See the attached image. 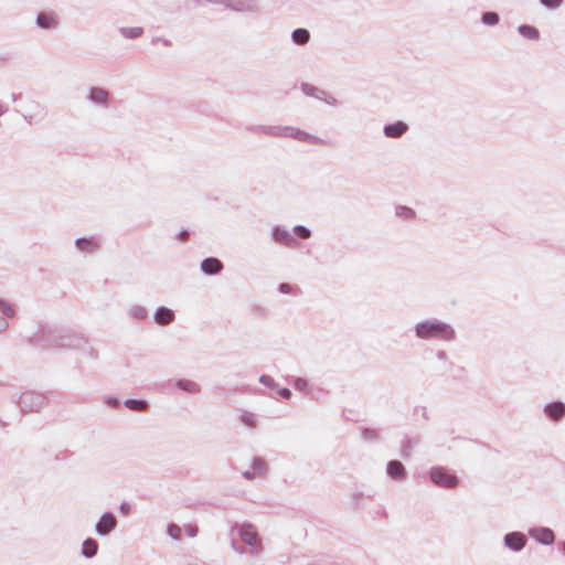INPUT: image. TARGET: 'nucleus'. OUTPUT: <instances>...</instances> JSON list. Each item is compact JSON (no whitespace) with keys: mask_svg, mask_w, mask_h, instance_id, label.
Instances as JSON below:
<instances>
[{"mask_svg":"<svg viewBox=\"0 0 565 565\" xmlns=\"http://www.w3.org/2000/svg\"><path fill=\"white\" fill-rule=\"evenodd\" d=\"M518 30H519V33L526 39L537 40L540 38V33H539L537 29L534 26L523 24V25H520Z\"/></svg>","mask_w":565,"mask_h":565,"instance_id":"obj_28","label":"nucleus"},{"mask_svg":"<svg viewBox=\"0 0 565 565\" xmlns=\"http://www.w3.org/2000/svg\"><path fill=\"white\" fill-rule=\"evenodd\" d=\"M186 533H188L189 536H195L196 535V531L193 530L191 526H189L186 529Z\"/></svg>","mask_w":565,"mask_h":565,"instance_id":"obj_48","label":"nucleus"},{"mask_svg":"<svg viewBox=\"0 0 565 565\" xmlns=\"http://www.w3.org/2000/svg\"><path fill=\"white\" fill-rule=\"evenodd\" d=\"M285 138H291L311 145L323 143V140L321 138L291 126H286Z\"/></svg>","mask_w":565,"mask_h":565,"instance_id":"obj_6","label":"nucleus"},{"mask_svg":"<svg viewBox=\"0 0 565 565\" xmlns=\"http://www.w3.org/2000/svg\"><path fill=\"white\" fill-rule=\"evenodd\" d=\"M167 533L172 540H180L182 535V530L179 525L171 523L167 526Z\"/></svg>","mask_w":565,"mask_h":565,"instance_id":"obj_34","label":"nucleus"},{"mask_svg":"<svg viewBox=\"0 0 565 565\" xmlns=\"http://www.w3.org/2000/svg\"><path fill=\"white\" fill-rule=\"evenodd\" d=\"M294 387L297 390V391H300V392H309L310 391V387H309V383L307 380L302 379V377H297L295 381H294Z\"/></svg>","mask_w":565,"mask_h":565,"instance_id":"obj_36","label":"nucleus"},{"mask_svg":"<svg viewBox=\"0 0 565 565\" xmlns=\"http://www.w3.org/2000/svg\"><path fill=\"white\" fill-rule=\"evenodd\" d=\"M223 268V264L221 260L214 257H209L202 260L201 269L206 275H215L218 274Z\"/></svg>","mask_w":565,"mask_h":565,"instance_id":"obj_21","label":"nucleus"},{"mask_svg":"<svg viewBox=\"0 0 565 565\" xmlns=\"http://www.w3.org/2000/svg\"><path fill=\"white\" fill-rule=\"evenodd\" d=\"M252 470L259 477L264 478L267 473V463L262 458H254L252 460Z\"/></svg>","mask_w":565,"mask_h":565,"instance_id":"obj_27","label":"nucleus"},{"mask_svg":"<svg viewBox=\"0 0 565 565\" xmlns=\"http://www.w3.org/2000/svg\"><path fill=\"white\" fill-rule=\"evenodd\" d=\"M544 413L553 420H559L565 416V404L562 402L550 403L544 407Z\"/></svg>","mask_w":565,"mask_h":565,"instance_id":"obj_20","label":"nucleus"},{"mask_svg":"<svg viewBox=\"0 0 565 565\" xmlns=\"http://www.w3.org/2000/svg\"><path fill=\"white\" fill-rule=\"evenodd\" d=\"M301 90L306 96L322 100L330 106H335L338 103L331 94L313 85L302 84Z\"/></svg>","mask_w":565,"mask_h":565,"instance_id":"obj_7","label":"nucleus"},{"mask_svg":"<svg viewBox=\"0 0 565 565\" xmlns=\"http://www.w3.org/2000/svg\"><path fill=\"white\" fill-rule=\"evenodd\" d=\"M540 2L547 9H556L563 3V0H540Z\"/></svg>","mask_w":565,"mask_h":565,"instance_id":"obj_39","label":"nucleus"},{"mask_svg":"<svg viewBox=\"0 0 565 565\" xmlns=\"http://www.w3.org/2000/svg\"><path fill=\"white\" fill-rule=\"evenodd\" d=\"M437 358H438L439 360H446V359H447V354H446V352H445V351H441V350H440V351H438V352H437Z\"/></svg>","mask_w":565,"mask_h":565,"instance_id":"obj_47","label":"nucleus"},{"mask_svg":"<svg viewBox=\"0 0 565 565\" xmlns=\"http://www.w3.org/2000/svg\"><path fill=\"white\" fill-rule=\"evenodd\" d=\"M125 406L131 411L141 412L147 408V403L141 399L128 398L124 402Z\"/></svg>","mask_w":565,"mask_h":565,"instance_id":"obj_30","label":"nucleus"},{"mask_svg":"<svg viewBox=\"0 0 565 565\" xmlns=\"http://www.w3.org/2000/svg\"><path fill=\"white\" fill-rule=\"evenodd\" d=\"M291 39L296 44L305 45L310 40V33L307 29L299 28L292 31Z\"/></svg>","mask_w":565,"mask_h":565,"instance_id":"obj_26","label":"nucleus"},{"mask_svg":"<svg viewBox=\"0 0 565 565\" xmlns=\"http://www.w3.org/2000/svg\"><path fill=\"white\" fill-rule=\"evenodd\" d=\"M78 250L92 253L98 247V242L94 238L79 237L75 241Z\"/></svg>","mask_w":565,"mask_h":565,"instance_id":"obj_24","label":"nucleus"},{"mask_svg":"<svg viewBox=\"0 0 565 565\" xmlns=\"http://www.w3.org/2000/svg\"><path fill=\"white\" fill-rule=\"evenodd\" d=\"M98 543L94 539H86L82 544V554L90 558L97 554Z\"/></svg>","mask_w":565,"mask_h":565,"instance_id":"obj_25","label":"nucleus"},{"mask_svg":"<svg viewBox=\"0 0 565 565\" xmlns=\"http://www.w3.org/2000/svg\"><path fill=\"white\" fill-rule=\"evenodd\" d=\"M233 531H236L242 542L248 546L247 553L253 556H257L262 553L263 545L258 537L256 527L253 524H237L234 526Z\"/></svg>","mask_w":565,"mask_h":565,"instance_id":"obj_3","label":"nucleus"},{"mask_svg":"<svg viewBox=\"0 0 565 565\" xmlns=\"http://www.w3.org/2000/svg\"><path fill=\"white\" fill-rule=\"evenodd\" d=\"M529 534L543 545H551L555 540L553 531L548 527H532L529 530Z\"/></svg>","mask_w":565,"mask_h":565,"instance_id":"obj_13","label":"nucleus"},{"mask_svg":"<svg viewBox=\"0 0 565 565\" xmlns=\"http://www.w3.org/2000/svg\"><path fill=\"white\" fill-rule=\"evenodd\" d=\"M43 340L47 347L83 349L87 340L75 333H64L52 329H43Z\"/></svg>","mask_w":565,"mask_h":565,"instance_id":"obj_2","label":"nucleus"},{"mask_svg":"<svg viewBox=\"0 0 565 565\" xmlns=\"http://www.w3.org/2000/svg\"><path fill=\"white\" fill-rule=\"evenodd\" d=\"M242 476L246 480H254L256 478H259L253 470L243 471Z\"/></svg>","mask_w":565,"mask_h":565,"instance_id":"obj_42","label":"nucleus"},{"mask_svg":"<svg viewBox=\"0 0 565 565\" xmlns=\"http://www.w3.org/2000/svg\"><path fill=\"white\" fill-rule=\"evenodd\" d=\"M45 116H46L45 107L38 102H32L30 111H28L23 115L24 120L29 125H33V124H38V122L42 121L45 118Z\"/></svg>","mask_w":565,"mask_h":565,"instance_id":"obj_11","label":"nucleus"},{"mask_svg":"<svg viewBox=\"0 0 565 565\" xmlns=\"http://www.w3.org/2000/svg\"><path fill=\"white\" fill-rule=\"evenodd\" d=\"M119 31L120 34L126 39H136L143 33V29L140 26L121 28Z\"/></svg>","mask_w":565,"mask_h":565,"instance_id":"obj_29","label":"nucleus"},{"mask_svg":"<svg viewBox=\"0 0 565 565\" xmlns=\"http://www.w3.org/2000/svg\"><path fill=\"white\" fill-rule=\"evenodd\" d=\"M0 312L3 315V317L0 318V332H1V331H4L8 329L9 323L7 321V318H13L15 315V311L9 302L0 299Z\"/></svg>","mask_w":565,"mask_h":565,"instance_id":"obj_22","label":"nucleus"},{"mask_svg":"<svg viewBox=\"0 0 565 565\" xmlns=\"http://www.w3.org/2000/svg\"><path fill=\"white\" fill-rule=\"evenodd\" d=\"M362 436L365 440L374 441L379 439V433L374 429L365 428L362 431Z\"/></svg>","mask_w":565,"mask_h":565,"instance_id":"obj_38","label":"nucleus"},{"mask_svg":"<svg viewBox=\"0 0 565 565\" xmlns=\"http://www.w3.org/2000/svg\"><path fill=\"white\" fill-rule=\"evenodd\" d=\"M188 235H189V234H188V232H186V231H181V232L179 233V235H178V236H179L181 239H185V238L188 237Z\"/></svg>","mask_w":565,"mask_h":565,"instance_id":"obj_49","label":"nucleus"},{"mask_svg":"<svg viewBox=\"0 0 565 565\" xmlns=\"http://www.w3.org/2000/svg\"><path fill=\"white\" fill-rule=\"evenodd\" d=\"M278 394H279L282 398H285V399H288V398H290V396H291V392H290V390H289V388H280V390L278 391Z\"/></svg>","mask_w":565,"mask_h":565,"instance_id":"obj_44","label":"nucleus"},{"mask_svg":"<svg viewBox=\"0 0 565 565\" xmlns=\"http://www.w3.org/2000/svg\"><path fill=\"white\" fill-rule=\"evenodd\" d=\"M563 551H564V553H565V542L563 543Z\"/></svg>","mask_w":565,"mask_h":565,"instance_id":"obj_51","label":"nucleus"},{"mask_svg":"<svg viewBox=\"0 0 565 565\" xmlns=\"http://www.w3.org/2000/svg\"><path fill=\"white\" fill-rule=\"evenodd\" d=\"M259 382L262 384H264L265 386L270 387V388H274V387L277 386L275 380L271 376H269V375H262L259 377Z\"/></svg>","mask_w":565,"mask_h":565,"instance_id":"obj_40","label":"nucleus"},{"mask_svg":"<svg viewBox=\"0 0 565 565\" xmlns=\"http://www.w3.org/2000/svg\"><path fill=\"white\" fill-rule=\"evenodd\" d=\"M503 541L504 545L514 552L523 550L526 544V537L521 532L508 533L504 535Z\"/></svg>","mask_w":565,"mask_h":565,"instance_id":"obj_14","label":"nucleus"},{"mask_svg":"<svg viewBox=\"0 0 565 565\" xmlns=\"http://www.w3.org/2000/svg\"><path fill=\"white\" fill-rule=\"evenodd\" d=\"M154 320L158 324L166 326L174 320V313L167 307H159L154 312Z\"/></svg>","mask_w":565,"mask_h":565,"instance_id":"obj_23","label":"nucleus"},{"mask_svg":"<svg viewBox=\"0 0 565 565\" xmlns=\"http://www.w3.org/2000/svg\"><path fill=\"white\" fill-rule=\"evenodd\" d=\"M117 526V519L110 512H105L102 514L100 519L95 525V532L99 536L109 535Z\"/></svg>","mask_w":565,"mask_h":565,"instance_id":"obj_8","label":"nucleus"},{"mask_svg":"<svg viewBox=\"0 0 565 565\" xmlns=\"http://www.w3.org/2000/svg\"><path fill=\"white\" fill-rule=\"evenodd\" d=\"M408 129V126L403 121H396L384 126L383 132L387 138H399Z\"/></svg>","mask_w":565,"mask_h":565,"instance_id":"obj_19","label":"nucleus"},{"mask_svg":"<svg viewBox=\"0 0 565 565\" xmlns=\"http://www.w3.org/2000/svg\"><path fill=\"white\" fill-rule=\"evenodd\" d=\"M278 290L281 294H289L291 291V286L287 282H282L279 285Z\"/></svg>","mask_w":565,"mask_h":565,"instance_id":"obj_43","label":"nucleus"},{"mask_svg":"<svg viewBox=\"0 0 565 565\" xmlns=\"http://www.w3.org/2000/svg\"><path fill=\"white\" fill-rule=\"evenodd\" d=\"M386 473L394 480L403 481L406 479V470L402 462L398 460H391L386 466Z\"/></svg>","mask_w":565,"mask_h":565,"instance_id":"obj_15","label":"nucleus"},{"mask_svg":"<svg viewBox=\"0 0 565 565\" xmlns=\"http://www.w3.org/2000/svg\"><path fill=\"white\" fill-rule=\"evenodd\" d=\"M481 21L486 25H495L499 22V15L495 12H486L482 14Z\"/></svg>","mask_w":565,"mask_h":565,"instance_id":"obj_35","label":"nucleus"},{"mask_svg":"<svg viewBox=\"0 0 565 565\" xmlns=\"http://www.w3.org/2000/svg\"><path fill=\"white\" fill-rule=\"evenodd\" d=\"M205 2L212 3V4H221L225 8L227 0H204Z\"/></svg>","mask_w":565,"mask_h":565,"instance_id":"obj_46","label":"nucleus"},{"mask_svg":"<svg viewBox=\"0 0 565 565\" xmlns=\"http://www.w3.org/2000/svg\"><path fill=\"white\" fill-rule=\"evenodd\" d=\"M105 404L109 407H113V408H116L120 405V402L118 398L114 397V396H108L106 397L105 399Z\"/></svg>","mask_w":565,"mask_h":565,"instance_id":"obj_41","label":"nucleus"},{"mask_svg":"<svg viewBox=\"0 0 565 565\" xmlns=\"http://www.w3.org/2000/svg\"><path fill=\"white\" fill-rule=\"evenodd\" d=\"M6 111H7L6 106H4L3 104H1V103H0V117H1L2 115H4V114H6Z\"/></svg>","mask_w":565,"mask_h":565,"instance_id":"obj_50","label":"nucleus"},{"mask_svg":"<svg viewBox=\"0 0 565 565\" xmlns=\"http://www.w3.org/2000/svg\"><path fill=\"white\" fill-rule=\"evenodd\" d=\"M128 312L131 318L137 320H142L147 316V310L141 306H132Z\"/></svg>","mask_w":565,"mask_h":565,"instance_id":"obj_33","label":"nucleus"},{"mask_svg":"<svg viewBox=\"0 0 565 565\" xmlns=\"http://www.w3.org/2000/svg\"><path fill=\"white\" fill-rule=\"evenodd\" d=\"M225 9L238 13H254L258 11V3L256 0H227Z\"/></svg>","mask_w":565,"mask_h":565,"instance_id":"obj_9","label":"nucleus"},{"mask_svg":"<svg viewBox=\"0 0 565 565\" xmlns=\"http://www.w3.org/2000/svg\"><path fill=\"white\" fill-rule=\"evenodd\" d=\"M286 126H256L250 128L252 131L269 137L285 138Z\"/></svg>","mask_w":565,"mask_h":565,"instance_id":"obj_18","label":"nucleus"},{"mask_svg":"<svg viewBox=\"0 0 565 565\" xmlns=\"http://www.w3.org/2000/svg\"><path fill=\"white\" fill-rule=\"evenodd\" d=\"M395 214L404 220H412L415 216V212L411 207L404 205L396 206Z\"/></svg>","mask_w":565,"mask_h":565,"instance_id":"obj_31","label":"nucleus"},{"mask_svg":"<svg viewBox=\"0 0 565 565\" xmlns=\"http://www.w3.org/2000/svg\"><path fill=\"white\" fill-rule=\"evenodd\" d=\"M119 510L122 514H128L130 511V507L127 502H122L119 507Z\"/></svg>","mask_w":565,"mask_h":565,"instance_id":"obj_45","label":"nucleus"},{"mask_svg":"<svg viewBox=\"0 0 565 565\" xmlns=\"http://www.w3.org/2000/svg\"><path fill=\"white\" fill-rule=\"evenodd\" d=\"M87 99L94 105L107 108L109 100V93L102 87H90L88 89Z\"/></svg>","mask_w":565,"mask_h":565,"instance_id":"obj_12","label":"nucleus"},{"mask_svg":"<svg viewBox=\"0 0 565 565\" xmlns=\"http://www.w3.org/2000/svg\"><path fill=\"white\" fill-rule=\"evenodd\" d=\"M292 232H294L295 234H297L299 237L303 238V239L309 238V237H310V235H311V232H310L307 227H305V226H302V225H296V226L292 228Z\"/></svg>","mask_w":565,"mask_h":565,"instance_id":"obj_37","label":"nucleus"},{"mask_svg":"<svg viewBox=\"0 0 565 565\" xmlns=\"http://www.w3.org/2000/svg\"><path fill=\"white\" fill-rule=\"evenodd\" d=\"M241 420L244 425L254 428L256 426V415L248 411H243L241 414Z\"/></svg>","mask_w":565,"mask_h":565,"instance_id":"obj_32","label":"nucleus"},{"mask_svg":"<svg viewBox=\"0 0 565 565\" xmlns=\"http://www.w3.org/2000/svg\"><path fill=\"white\" fill-rule=\"evenodd\" d=\"M36 25L46 31L55 30L58 26V17L54 12H41L35 20Z\"/></svg>","mask_w":565,"mask_h":565,"instance_id":"obj_10","label":"nucleus"},{"mask_svg":"<svg viewBox=\"0 0 565 565\" xmlns=\"http://www.w3.org/2000/svg\"><path fill=\"white\" fill-rule=\"evenodd\" d=\"M171 384L175 388H178L184 393H188V394L195 395L201 392V385L192 380L178 379V380H174Z\"/></svg>","mask_w":565,"mask_h":565,"instance_id":"obj_17","label":"nucleus"},{"mask_svg":"<svg viewBox=\"0 0 565 565\" xmlns=\"http://www.w3.org/2000/svg\"><path fill=\"white\" fill-rule=\"evenodd\" d=\"M430 480L438 487L446 489H454L458 484V478L455 475L449 473L443 467H434L429 472Z\"/></svg>","mask_w":565,"mask_h":565,"instance_id":"obj_5","label":"nucleus"},{"mask_svg":"<svg viewBox=\"0 0 565 565\" xmlns=\"http://www.w3.org/2000/svg\"><path fill=\"white\" fill-rule=\"evenodd\" d=\"M271 237L276 243L286 246H290L296 242L290 232L280 226H274L271 228Z\"/></svg>","mask_w":565,"mask_h":565,"instance_id":"obj_16","label":"nucleus"},{"mask_svg":"<svg viewBox=\"0 0 565 565\" xmlns=\"http://www.w3.org/2000/svg\"><path fill=\"white\" fill-rule=\"evenodd\" d=\"M47 402L46 395L34 391H26L20 395L18 405L23 412H38L42 409Z\"/></svg>","mask_w":565,"mask_h":565,"instance_id":"obj_4","label":"nucleus"},{"mask_svg":"<svg viewBox=\"0 0 565 565\" xmlns=\"http://www.w3.org/2000/svg\"><path fill=\"white\" fill-rule=\"evenodd\" d=\"M415 335L424 341L450 342L456 339L454 327L438 319L418 321L414 327Z\"/></svg>","mask_w":565,"mask_h":565,"instance_id":"obj_1","label":"nucleus"}]
</instances>
